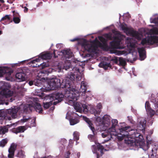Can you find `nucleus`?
Listing matches in <instances>:
<instances>
[{"label": "nucleus", "instance_id": "1", "mask_svg": "<svg viewBox=\"0 0 158 158\" xmlns=\"http://www.w3.org/2000/svg\"><path fill=\"white\" fill-rule=\"evenodd\" d=\"M120 27L123 31L128 35L131 36V37H127L126 39L125 44L123 41L118 36L120 35L119 32H116L117 35L113 38L112 33H109L104 35V38L102 36H98V39L102 43L98 40L97 38L92 42L87 41L85 39L81 40L79 43L82 46V49L89 52L97 53L98 47H101L103 45L107 48V49L109 50L111 53H114L116 55H121L124 54L126 55L127 53L125 51H118L117 49H122L126 46L128 48L129 55H131L133 60L135 61L137 57V49L139 56V59L143 60L146 58V52L144 47H138V41L141 40L143 37V34L139 32L135 31L132 28L127 27L125 23L121 24Z\"/></svg>", "mask_w": 158, "mask_h": 158}, {"label": "nucleus", "instance_id": "2", "mask_svg": "<svg viewBox=\"0 0 158 158\" xmlns=\"http://www.w3.org/2000/svg\"><path fill=\"white\" fill-rule=\"evenodd\" d=\"M81 63L77 61L75 62H73L72 64L75 66L73 68L69 60H66L64 63L63 62L59 63L56 68V71L60 72L63 69L67 70L71 69L73 72L69 73L63 79L61 83L60 79L57 78L53 77L51 79L50 82L48 83L49 87H48L50 89H55L59 86L65 88L64 95L61 93H57L53 95H50L54 99L53 100H57L53 102L54 105L60 102L64 96L67 98L68 104L71 106L73 105L76 112L81 113L83 111L85 113H87L89 109L86 105L82 104L76 102L78 98L79 93H82V95H85L83 94H85L86 91L87 85V82L84 81H82L79 90L73 88L71 85L72 82L75 80L77 81H79L83 76V67L80 64Z\"/></svg>", "mask_w": 158, "mask_h": 158}, {"label": "nucleus", "instance_id": "3", "mask_svg": "<svg viewBox=\"0 0 158 158\" xmlns=\"http://www.w3.org/2000/svg\"><path fill=\"white\" fill-rule=\"evenodd\" d=\"M111 126L108 127L109 131L114 135H117L118 140L125 138V141L129 146L142 148L143 143V137L136 130L131 129L130 126H126L124 123H119L116 119L111 120Z\"/></svg>", "mask_w": 158, "mask_h": 158}, {"label": "nucleus", "instance_id": "4", "mask_svg": "<svg viewBox=\"0 0 158 158\" xmlns=\"http://www.w3.org/2000/svg\"><path fill=\"white\" fill-rule=\"evenodd\" d=\"M36 102L33 103L32 102L26 105L22 104L19 107L15 106L13 108L7 110L5 114L4 112L0 113V117H4L6 120H10L11 118H15L17 117V112L19 111H21V113H29L34 108L36 112L41 113L42 109L40 104L39 103L38 99L34 98Z\"/></svg>", "mask_w": 158, "mask_h": 158}, {"label": "nucleus", "instance_id": "5", "mask_svg": "<svg viewBox=\"0 0 158 158\" xmlns=\"http://www.w3.org/2000/svg\"><path fill=\"white\" fill-rule=\"evenodd\" d=\"M151 23H154L156 26H158V17L157 18H151L150 19ZM149 33L150 35L143 39L140 43L142 45H152L154 44L155 46H158V29L154 27L150 30Z\"/></svg>", "mask_w": 158, "mask_h": 158}, {"label": "nucleus", "instance_id": "6", "mask_svg": "<svg viewBox=\"0 0 158 158\" xmlns=\"http://www.w3.org/2000/svg\"><path fill=\"white\" fill-rule=\"evenodd\" d=\"M83 119L88 124L91 130L92 131L93 135H89L88 136V138L91 141H94L95 144L92 146V149L94 153H96L97 154V158H98V154L97 151H100L101 154H103V150L104 148L103 146L101 145L99 143H97V139L95 136L96 132L94 127L93 126V124L89 119L85 116H83Z\"/></svg>", "mask_w": 158, "mask_h": 158}, {"label": "nucleus", "instance_id": "7", "mask_svg": "<svg viewBox=\"0 0 158 158\" xmlns=\"http://www.w3.org/2000/svg\"><path fill=\"white\" fill-rule=\"evenodd\" d=\"M2 85L0 87L1 90L0 91V104H3L5 101L12 102L14 100L12 97L13 92L10 90V85L9 83L2 81L1 82Z\"/></svg>", "mask_w": 158, "mask_h": 158}, {"label": "nucleus", "instance_id": "8", "mask_svg": "<svg viewBox=\"0 0 158 158\" xmlns=\"http://www.w3.org/2000/svg\"><path fill=\"white\" fill-rule=\"evenodd\" d=\"M145 108L148 116V123L149 124V125H152L153 121V118L152 117L155 114L158 115V109L155 112V111L151 108L149 103L148 102H145Z\"/></svg>", "mask_w": 158, "mask_h": 158}, {"label": "nucleus", "instance_id": "9", "mask_svg": "<svg viewBox=\"0 0 158 158\" xmlns=\"http://www.w3.org/2000/svg\"><path fill=\"white\" fill-rule=\"evenodd\" d=\"M95 118L96 121L99 123V125L102 124L103 127H105V129L111 126V118L110 116L106 114L102 118L99 116H97Z\"/></svg>", "mask_w": 158, "mask_h": 158}, {"label": "nucleus", "instance_id": "10", "mask_svg": "<svg viewBox=\"0 0 158 158\" xmlns=\"http://www.w3.org/2000/svg\"><path fill=\"white\" fill-rule=\"evenodd\" d=\"M52 56L51 54L48 52H42L40 53L38 58H36L31 61V63L35 64L36 62H39L41 60H47L50 59Z\"/></svg>", "mask_w": 158, "mask_h": 158}, {"label": "nucleus", "instance_id": "11", "mask_svg": "<svg viewBox=\"0 0 158 158\" xmlns=\"http://www.w3.org/2000/svg\"><path fill=\"white\" fill-rule=\"evenodd\" d=\"M103 129L105 130V131L102 133V135L103 138L107 137V139L105 140V141H109L111 138L114 139V137H115V139H118L117 135H114L113 134L112 132L109 131V128H108L107 129H105V127H103Z\"/></svg>", "mask_w": 158, "mask_h": 158}, {"label": "nucleus", "instance_id": "12", "mask_svg": "<svg viewBox=\"0 0 158 158\" xmlns=\"http://www.w3.org/2000/svg\"><path fill=\"white\" fill-rule=\"evenodd\" d=\"M36 118L35 117L30 118L29 117H26L23 116V119L21 120L20 121H18V123H24L26 122H28L31 123L30 127H35V121Z\"/></svg>", "mask_w": 158, "mask_h": 158}, {"label": "nucleus", "instance_id": "13", "mask_svg": "<svg viewBox=\"0 0 158 158\" xmlns=\"http://www.w3.org/2000/svg\"><path fill=\"white\" fill-rule=\"evenodd\" d=\"M147 121L146 120L142 117L138 118L137 121V127L140 130H143L145 127Z\"/></svg>", "mask_w": 158, "mask_h": 158}, {"label": "nucleus", "instance_id": "14", "mask_svg": "<svg viewBox=\"0 0 158 158\" xmlns=\"http://www.w3.org/2000/svg\"><path fill=\"white\" fill-rule=\"evenodd\" d=\"M44 81L46 82L45 79L44 78H42L40 80L38 79H35L34 81H30L29 82L28 84L30 86H31L33 85H34L35 86H38V87H41L42 85L44 84Z\"/></svg>", "mask_w": 158, "mask_h": 158}, {"label": "nucleus", "instance_id": "15", "mask_svg": "<svg viewBox=\"0 0 158 158\" xmlns=\"http://www.w3.org/2000/svg\"><path fill=\"white\" fill-rule=\"evenodd\" d=\"M102 105L101 103H98L97 106V109H95L94 108L92 107L90 109V112L94 114L95 116V118L99 115L101 111Z\"/></svg>", "mask_w": 158, "mask_h": 158}, {"label": "nucleus", "instance_id": "16", "mask_svg": "<svg viewBox=\"0 0 158 158\" xmlns=\"http://www.w3.org/2000/svg\"><path fill=\"white\" fill-rule=\"evenodd\" d=\"M54 99L53 98L50 96V95L46 96L44 98V101L45 100H48V102H43L44 107V108L47 109L52 104V101H53Z\"/></svg>", "mask_w": 158, "mask_h": 158}, {"label": "nucleus", "instance_id": "17", "mask_svg": "<svg viewBox=\"0 0 158 158\" xmlns=\"http://www.w3.org/2000/svg\"><path fill=\"white\" fill-rule=\"evenodd\" d=\"M10 68L7 66L0 67V77L5 73H7L9 76L10 75L12 72L10 71Z\"/></svg>", "mask_w": 158, "mask_h": 158}, {"label": "nucleus", "instance_id": "18", "mask_svg": "<svg viewBox=\"0 0 158 158\" xmlns=\"http://www.w3.org/2000/svg\"><path fill=\"white\" fill-rule=\"evenodd\" d=\"M16 145L14 143H12L8 149L9 154L8 155V158H14L15 151L16 149Z\"/></svg>", "mask_w": 158, "mask_h": 158}, {"label": "nucleus", "instance_id": "19", "mask_svg": "<svg viewBox=\"0 0 158 158\" xmlns=\"http://www.w3.org/2000/svg\"><path fill=\"white\" fill-rule=\"evenodd\" d=\"M15 76L17 79L19 80V81H24L26 79V75L22 71L17 73Z\"/></svg>", "mask_w": 158, "mask_h": 158}, {"label": "nucleus", "instance_id": "20", "mask_svg": "<svg viewBox=\"0 0 158 158\" xmlns=\"http://www.w3.org/2000/svg\"><path fill=\"white\" fill-rule=\"evenodd\" d=\"M111 60L113 61L114 63H117L118 61L120 65L123 66L126 64V62L125 60L122 57H119L118 59L117 58L114 57L113 58L110 60Z\"/></svg>", "mask_w": 158, "mask_h": 158}, {"label": "nucleus", "instance_id": "21", "mask_svg": "<svg viewBox=\"0 0 158 158\" xmlns=\"http://www.w3.org/2000/svg\"><path fill=\"white\" fill-rule=\"evenodd\" d=\"M66 118L69 121L70 124L71 125H73L79 122V120L77 118L74 119L71 118V117L69 112L67 113L66 116Z\"/></svg>", "mask_w": 158, "mask_h": 158}, {"label": "nucleus", "instance_id": "22", "mask_svg": "<svg viewBox=\"0 0 158 158\" xmlns=\"http://www.w3.org/2000/svg\"><path fill=\"white\" fill-rule=\"evenodd\" d=\"M61 52L66 59H69L72 56V53L70 49L63 50Z\"/></svg>", "mask_w": 158, "mask_h": 158}, {"label": "nucleus", "instance_id": "23", "mask_svg": "<svg viewBox=\"0 0 158 158\" xmlns=\"http://www.w3.org/2000/svg\"><path fill=\"white\" fill-rule=\"evenodd\" d=\"M27 128L25 126H19L13 130V132L17 134L19 133L23 132L26 130Z\"/></svg>", "mask_w": 158, "mask_h": 158}, {"label": "nucleus", "instance_id": "24", "mask_svg": "<svg viewBox=\"0 0 158 158\" xmlns=\"http://www.w3.org/2000/svg\"><path fill=\"white\" fill-rule=\"evenodd\" d=\"M100 67L103 68L105 70L107 69L108 68L110 67V63H107L105 61H103L100 63L98 65Z\"/></svg>", "mask_w": 158, "mask_h": 158}, {"label": "nucleus", "instance_id": "25", "mask_svg": "<svg viewBox=\"0 0 158 158\" xmlns=\"http://www.w3.org/2000/svg\"><path fill=\"white\" fill-rule=\"evenodd\" d=\"M8 131V128L6 127H0V134H4L6 133Z\"/></svg>", "mask_w": 158, "mask_h": 158}, {"label": "nucleus", "instance_id": "26", "mask_svg": "<svg viewBox=\"0 0 158 158\" xmlns=\"http://www.w3.org/2000/svg\"><path fill=\"white\" fill-rule=\"evenodd\" d=\"M17 156L19 158H25L24 152L22 150H19L18 152Z\"/></svg>", "mask_w": 158, "mask_h": 158}, {"label": "nucleus", "instance_id": "27", "mask_svg": "<svg viewBox=\"0 0 158 158\" xmlns=\"http://www.w3.org/2000/svg\"><path fill=\"white\" fill-rule=\"evenodd\" d=\"M123 20L124 21L128 22L131 16L128 13L124 14L123 15Z\"/></svg>", "mask_w": 158, "mask_h": 158}, {"label": "nucleus", "instance_id": "28", "mask_svg": "<svg viewBox=\"0 0 158 158\" xmlns=\"http://www.w3.org/2000/svg\"><path fill=\"white\" fill-rule=\"evenodd\" d=\"M8 139H2L0 141V147H3L7 143Z\"/></svg>", "mask_w": 158, "mask_h": 158}, {"label": "nucleus", "instance_id": "29", "mask_svg": "<svg viewBox=\"0 0 158 158\" xmlns=\"http://www.w3.org/2000/svg\"><path fill=\"white\" fill-rule=\"evenodd\" d=\"M10 15H6L4 17H2L0 21H9L10 20Z\"/></svg>", "mask_w": 158, "mask_h": 158}, {"label": "nucleus", "instance_id": "30", "mask_svg": "<svg viewBox=\"0 0 158 158\" xmlns=\"http://www.w3.org/2000/svg\"><path fill=\"white\" fill-rule=\"evenodd\" d=\"M48 64H46V63H39L38 64H36L35 65H33V67H37L39 66L40 65V67H41V69H43L45 67H46L48 66Z\"/></svg>", "mask_w": 158, "mask_h": 158}, {"label": "nucleus", "instance_id": "31", "mask_svg": "<svg viewBox=\"0 0 158 158\" xmlns=\"http://www.w3.org/2000/svg\"><path fill=\"white\" fill-rule=\"evenodd\" d=\"M74 139L77 141L79 139V133L77 131H75L73 134Z\"/></svg>", "mask_w": 158, "mask_h": 158}, {"label": "nucleus", "instance_id": "32", "mask_svg": "<svg viewBox=\"0 0 158 158\" xmlns=\"http://www.w3.org/2000/svg\"><path fill=\"white\" fill-rule=\"evenodd\" d=\"M150 136H147L146 137V140H147V143L148 144L147 146H146L147 149H148V148H149L148 146V145L151 143L152 140H151L150 138H149Z\"/></svg>", "mask_w": 158, "mask_h": 158}, {"label": "nucleus", "instance_id": "33", "mask_svg": "<svg viewBox=\"0 0 158 158\" xmlns=\"http://www.w3.org/2000/svg\"><path fill=\"white\" fill-rule=\"evenodd\" d=\"M13 21L15 23H19L20 21V20L19 17H14L13 19Z\"/></svg>", "mask_w": 158, "mask_h": 158}, {"label": "nucleus", "instance_id": "34", "mask_svg": "<svg viewBox=\"0 0 158 158\" xmlns=\"http://www.w3.org/2000/svg\"><path fill=\"white\" fill-rule=\"evenodd\" d=\"M82 56L83 58H87L91 56V55L89 53H84L82 55Z\"/></svg>", "mask_w": 158, "mask_h": 158}, {"label": "nucleus", "instance_id": "35", "mask_svg": "<svg viewBox=\"0 0 158 158\" xmlns=\"http://www.w3.org/2000/svg\"><path fill=\"white\" fill-rule=\"evenodd\" d=\"M127 118L128 120L131 123L134 124V122L133 121L132 119V117L131 116H128Z\"/></svg>", "mask_w": 158, "mask_h": 158}, {"label": "nucleus", "instance_id": "36", "mask_svg": "<svg viewBox=\"0 0 158 158\" xmlns=\"http://www.w3.org/2000/svg\"><path fill=\"white\" fill-rule=\"evenodd\" d=\"M73 143V140L72 139H70L69 140V146L70 147H71L72 146Z\"/></svg>", "mask_w": 158, "mask_h": 158}, {"label": "nucleus", "instance_id": "37", "mask_svg": "<svg viewBox=\"0 0 158 158\" xmlns=\"http://www.w3.org/2000/svg\"><path fill=\"white\" fill-rule=\"evenodd\" d=\"M56 46L57 48H60L63 46V44H58L56 45Z\"/></svg>", "mask_w": 158, "mask_h": 158}, {"label": "nucleus", "instance_id": "38", "mask_svg": "<svg viewBox=\"0 0 158 158\" xmlns=\"http://www.w3.org/2000/svg\"><path fill=\"white\" fill-rule=\"evenodd\" d=\"M70 154V153L69 152H68L65 154V158H69V156Z\"/></svg>", "mask_w": 158, "mask_h": 158}, {"label": "nucleus", "instance_id": "39", "mask_svg": "<svg viewBox=\"0 0 158 158\" xmlns=\"http://www.w3.org/2000/svg\"><path fill=\"white\" fill-rule=\"evenodd\" d=\"M79 40V38L78 37H76L70 40V41L71 42H74L76 40Z\"/></svg>", "mask_w": 158, "mask_h": 158}, {"label": "nucleus", "instance_id": "40", "mask_svg": "<svg viewBox=\"0 0 158 158\" xmlns=\"http://www.w3.org/2000/svg\"><path fill=\"white\" fill-rule=\"evenodd\" d=\"M154 148L152 149V152H153L154 151H156L157 150V148L156 146L154 145Z\"/></svg>", "mask_w": 158, "mask_h": 158}, {"label": "nucleus", "instance_id": "41", "mask_svg": "<svg viewBox=\"0 0 158 158\" xmlns=\"http://www.w3.org/2000/svg\"><path fill=\"white\" fill-rule=\"evenodd\" d=\"M24 12L25 13L27 12L28 10V9L26 6H24Z\"/></svg>", "mask_w": 158, "mask_h": 158}, {"label": "nucleus", "instance_id": "42", "mask_svg": "<svg viewBox=\"0 0 158 158\" xmlns=\"http://www.w3.org/2000/svg\"><path fill=\"white\" fill-rule=\"evenodd\" d=\"M73 115L75 116V117H77V116H81V114L79 115V114H77L76 113H73Z\"/></svg>", "mask_w": 158, "mask_h": 158}, {"label": "nucleus", "instance_id": "43", "mask_svg": "<svg viewBox=\"0 0 158 158\" xmlns=\"http://www.w3.org/2000/svg\"><path fill=\"white\" fill-rule=\"evenodd\" d=\"M12 67H14L15 66H19L18 63H15L11 64Z\"/></svg>", "mask_w": 158, "mask_h": 158}, {"label": "nucleus", "instance_id": "44", "mask_svg": "<svg viewBox=\"0 0 158 158\" xmlns=\"http://www.w3.org/2000/svg\"><path fill=\"white\" fill-rule=\"evenodd\" d=\"M6 157L4 156L3 155H0V158H6Z\"/></svg>", "mask_w": 158, "mask_h": 158}, {"label": "nucleus", "instance_id": "45", "mask_svg": "<svg viewBox=\"0 0 158 158\" xmlns=\"http://www.w3.org/2000/svg\"><path fill=\"white\" fill-rule=\"evenodd\" d=\"M66 140L64 139H63L61 141V143H62V142H64V144H65V143L66 142Z\"/></svg>", "mask_w": 158, "mask_h": 158}, {"label": "nucleus", "instance_id": "46", "mask_svg": "<svg viewBox=\"0 0 158 158\" xmlns=\"http://www.w3.org/2000/svg\"><path fill=\"white\" fill-rule=\"evenodd\" d=\"M77 156L78 157H79V156H80V153L79 152H78L77 153Z\"/></svg>", "mask_w": 158, "mask_h": 158}, {"label": "nucleus", "instance_id": "47", "mask_svg": "<svg viewBox=\"0 0 158 158\" xmlns=\"http://www.w3.org/2000/svg\"><path fill=\"white\" fill-rule=\"evenodd\" d=\"M132 72H133V74L135 76L136 75H135L134 73V72H133V70H134L135 69L134 68H132Z\"/></svg>", "mask_w": 158, "mask_h": 158}, {"label": "nucleus", "instance_id": "48", "mask_svg": "<svg viewBox=\"0 0 158 158\" xmlns=\"http://www.w3.org/2000/svg\"><path fill=\"white\" fill-rule=\"evenodd\" d=\"M56 50H54V52H53V53H54V56H55V57H56V56H55V52H56Z\"/></svg>", "mask_w": 158, "mask_h": 158}, {"label": "nucleus", "instance_id": "49", "mask_svg": "<svg viewBox=\"0 0 158 158\" xmlns=\"http://www.w3.org/2000/svg\"><path fill=\"white\" fill-rule=\"evenodd\" d=\"M0 2L2 3H3L4 2V1L3 0H0Z\"/></svg>", "mask_w": 158, "mask_h": 158}, {"label": "nucleus", "instance_id": "50", "mask_svg": "<svg viewBox=\"0 0 158 158\" xmlns=\"http://www.w3.org/2000/svg\"><path fill=\"white\" fill-rule=\"evenodd\" d=\"M136 2H141V0H136Z\"/></svg>", "mask_w": 158, "mask_h": 158}, {"label": "nucleus", "instance_id": "51", "mask_svg": "<svg viewBox=\"0 0 158 158\" xmlns=\"http://www.w3.org/2000/svg\"><path fill=\"white\" fill-rule=\"evenodd\" d=\"M54 109V107L53 106L51 108V109L52 110H53Z\"/></svg>", "mask_w": 158, "mask_h": 158}, {"label": "nucleus", "instance_id": "52", "mask_svg": "<svg viewBox=\"0 0 158 158\" xmlns=\"http://www.w3.org/2000/svg\"><path fill=\"white\" fill-rule=\"evenodd\" d=\"M20 6L22 8H24V6H23V5H20Z\"/></svg>", "mask_w": 158, "mask_h": 158}, {"label": "nucleus", "instance_id": "53", "mask_svg": "<svg viewBox=\"0 0 158 158\" xmlns=\"http://www.w3.org/2000/svg\"><path fill=\"white\" fill-rule=\"evenodd\" d=\"M155 158H158V155H156L155 156Z\"/></svg>", "mask_w": 158, "mask_h": 158}, {"label": "nucleus", "instance_id": "54", "mask_svg": "<svg viewBox=\"0 0 158 158\" xmlns=\"http://www.w3.org/2000/svg\"><path fill=\"white\" fill-rule=\"evenodd\" d=\"M152 102H156V100H153V101H152Z\"/></svg>", "mask_w": 158, "mask_h": 158}, {"label": "nucleus", "instance_id": "55", "mask_svg": "<svg viewBox=\"0 0 158 158\" xmlns=\"http://www.w3.org/2000/svg\"><path fill=\"white\" fill-rule=\"evenodd\" d=\"M2 34V31H0V35Z\"/></svg>", "mask_w": 158, "mask_h": 158}, {"label": "nucleus", "instance_id": "56", "mask_svg": "<svg viewBox=\"0 0 158 158\" xmlns=\"http://www.w3.org/2000/svg\"><path fill=\"white\" fill-rule=\"evenodd\" d=\"M115 31L114 30H112V32L113 33H114V32Z\"/></svg>", "mask_w": 158, "mask_h": 158}, {"label": "nucleus", "instance_id": "57", "mask_svg": "<svg viewBox=\"0 0 158 158\" xmlns=\"http://www.w3.org/2000/svg\"><path fill=\"white\" fill-rule=\"evenodd\" d=\"M15 123H13L12 124V125H15Z\"/></svg>", "mask_w": 158, "mask_h": 158}, {"label": "nucleus", "instance_id": "58", "mask_svg": "<svg viewBox=\"0 0 158 158\" xmlns=\"http://www.w3.org/2000/svg\"><path fill=\"white\" fill-rule=\"evenodd\" d=\"M5 103L6 104V105L8 104V102H5Z\"/></svg>", "mask_w": 158, "mask_h": 158}, {"label": "nucleus", "instance_id": "59", "mask_svg": "<svg viewBox=\"0 0 158 158\" xmlns=\"http://www.w3.org/2000/svg\"><path fill=\"white\" fill-rule=\"evenodd\" d=\"M6 79L7 80H9V79H8L7 77H6Z\"/></svg>", "mask_w": 158, "mask_h": 158}, {"label": "nucleus", "instance_id": "60", "mask_svg": "<svg viewBox=\"0 0 158 158\" xmlns=\"http://www.w3.org/2000/svg\"><path fill=\"white\" fill-rule=\"evenodd\" d=\"M119 15H120L119 18H121V15L120 14H119Z\"/></svg>", "mask_w": 158, "mask_h": 158}, {"label": "nucleus", "instance_id": "61", "mask_svg": "<svg viewBox=\"0 0 158 158\" xmlns=\"http://www.w3.org/2000/svg\"><path fill=\"white\" fill-rule=\"evenodd\" d=\"M150 26H151L152 27H153V25H150Z\"/></svg>", "mask_w": 158, "mask_h": 158}, {"label": "nucleus", "instance_id": "62", "mask_svg": "<svg viewBox=\"0 0 158 158\" xmlns=\"http://www.w3.org/2000/svg\"><path fill=\"white\" fill-rule=\"evenodd\" d=\"M143 150H145V151H146V149H144V148H143Z\"/></svg>", "mask_w": 158, "mask_h": 158}, {"label": "nucleus", "instance_id": "63", "mask_svg": "<svg viewBox=\"0 0 158 158\" xmlns=\"http://www.w3.org/2000/svg\"><path fill=\"white\" fill-rule=\"evenodd\" d=\"M62 148H63V147H62V149H61L60 148V150H62Z\"/></svg>", "mask_w": 158, "mask_h": 158}, {"label": "nucleus", "instance_id": "64", "mask_svg": "<svg viewBox=\"0 0 158 158\" xmlns=\"http://www.w3.org/2000/svg\"><path fill=\"white\" fill-rule=\"evenodd\" d=\"M23 89H24V90H23L24 91H26V89H25L24 88Z\"/></svg>", "mask_w": 158, "mask_h": 158}]
</instances>
